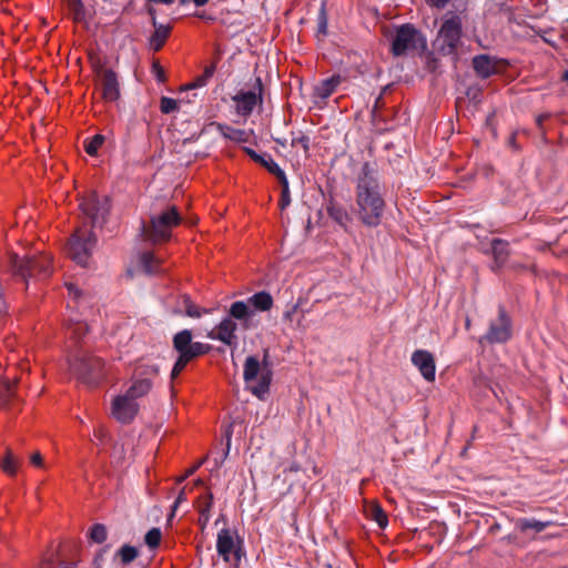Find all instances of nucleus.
Wrapping results in <instances>:
<instances>
[{
	"label": "nucleus",
	"instance_id": "1",
	"mask_svg": "<svg viewBox=\"0 0 568 568\" xmlns=\"http://www.w3.org/2000/svg\"><path fill=\"white\" fill-rule=\"evenodd\" d=\"M355 203L357 219L367 227L382 223L386 207L375 163L364 162L356 178Z\"/></svg>",
	"mask_w": 568,
	"mask_h": 568
},
{
	"label": "nucleus",
	"instance_id": "2",
	"mask_svg": "<svg viewBox=\"0 0 568 568\" xmlns=\"http://www.w3.org/2000/svg\"><path fill=\"white\" fill-rule=\"evenodd\" d=\"M227 314L229 316L216 326V331H211L207 337L217 339L227 346H233L236 344L235 332L237 323L235 321L240 322L243 329H251L253 327L254 311L244 301H235L229 307Z\"/></svg>",
	"mask_w": 568,
	"mask_h": 568
},
{
	"label": "nucleus",
	"instance_id": "3",
	"mask_svg": "<svg viewBox=\"0 0 568 568\" xmlns=\"http://www.w3.org/2000/svg\"><path fill=\"white\" fill-rule=\"evenodd\" d=\"M182 216L175 205L168 206L159 214L150 215L149 222H141L140 230L145 242L159 244L170 241L172 230L180 225Z\"/></svg>",
	"mask_w": 568,
	"mask_h": 568
},
{
	"label": "nucleus",
	"instance_id": "4",
	"mask_svg": "<svg viewBox=\"0 0 568 568\" xmlns=\"http://www.w3.org/2000/svg\"><path fill=\"white\" fill-rule=\"evenodd\" d=\"M69 367L77 378L88 386L98 385L104 376L103 361L84 352L69 359Z\"/></svg>",
	"mask_w": 568,
	"mask_h": 568
},
{
	"label": "nucleus",
	"instance_id": "5",
	"mask_svg": "<svg viewBox=\"0 0 568 568\" xmlns=\"http://www.w3.org/2000/svg\"><path fill=\"white\" fill-rule=\"evenodd\" d=\"M463 33L462 19L457 14L446 16L443 19L434 47L443 55L456 54L457 48L460 44Z\"/></svg>",
	"mask_w": 568,
	"mask_h": 568
},
{
	"label": "nucleus",
	"instance_id": "6",
	"mask_svg": "<svg viewBox=\"0 0 568 568\" xmlns=\"http://www.w3.org/2000/svg\"><path fill=\"white\" fill-rule=\"evenodd\" d=\"M12 270L17 277L28 284L29 278H47L51 274V257L45 254L12 258Z\"/></svg>",
	"mask_w": 568,
	"mask_h": 568
},
{
	"label": "nucleus",
	"instance_id": "7",
	"mask_svg": "<svg viewBox=\"0 0 568 568\" xmlns=\"http://www.w3.org/2000/svg\"><path fill=\"white\" fill-rule=\"evenodd\" d=\"M243 377L253 395L262 399L270 390L272 371L266 366L261 367L255 356H248L244 363Z\"/></svg>",
	"mask_w": 568,
	"mask_h": 568
},
{
	"label": "nucleus",
	"instance_id": "8",
	"mask_svg": "<svg viewBox=\"0 0 568 568\" xmlns=\"http://www.w3.org/2000/svg\"><path fill=\"white\" fill-rule=\"evenodd\" d=\"M95 244L97 236L92 231L78 229L68 242L67 252L69 257L77 264L87 266Z\"/></svg>",
	"mask_w": 568,
	"mask_h": 568
},
{
	"label": "nucleus",
	"instance_id": "9",
	"mask_svg": "<svg viewBox=\"0 0 568 568\" xmlns=\"http://www.w3.org/2000/svg\"><path fill=\"white\" fill-rule=\"evenodd\" d=\"M426 48V39L413 24L405 23L396 29L392 41V53L402 57L408 51Z\"/></svg>",
	"mask_w": 568,
	"mask_h": 568
},
{
	"label": "nucleus",
	"instance_id": "10",
	"mask_svg": "<svg viewBox=\"0 0 568 568\" xmlns=\"http://www.w3.org/2000/svg\"><path fill=\"white\" fill-rule=\"evenodd\" d=\"M513 336V322L506 308L498 306V316L489 321L487 332L480 337V343L504 344Z\"/></svg>",
	"mask_w": 568,
	"mask_h": 568
},
{
	"label": "nucleus",
	"instance_id": "11",
	"mask_svg": "<svg viewBox=\"0 0 568 568\" xmlns=\"http://www.w3.org/2000/svg\"><path fill=\"white\" fill-rule=\"evenodd\" d=\"M82 213L91 221L93 227L102 226L111 210L110 199L106 195H99L97 192L90 193L80 202Z\"/></svg>",
	"mask_w": 568,
	"mask_h": 568
},
{
	"label": "nucleus",
	"instance_id": "12",
	"mask_svg": "<svg viewBox=\"0 0 568 568\" xmlns=\"http://www.w3.org/2000/svg\"><path fill=\"white\" fill-rule=\"evenodd\" d=\"M159 372L160 368L156 364H140L135 371L133 383L125 394L134 399L146 395L151 390L152 381L159 375Z\"/></svg>",
	"mask_w": 568,
	"mask_h": 568
},
{
	"label": "nucleus",
	"instance_id": "13",
	"mask_svg": "<svg viewBox=\"0 0 568 568\" xmlns=\"http://www.w3.org/2000/svg\"><path fill=\"white\" fill-rule=\"evenodd\" d=\"M234 102L235 112L243 116L248 118L256 105L263 103V82L261 78H256L253 90L240 91L232 97Z\"/></svg>",
	"mask_w": 568,
	"mask_h": 568
},
{
	"label": "nucleus",
	"instance_id": "14",
	"mask_svg": "<svg viewBox=\"0 0 568 568\" xmlns=\"http://www.w3.org/2000/svg\"><path fill=\"white\" fill-rule=\"evenodd\" d=\"M173 347L178 353H183L190 361L196 357L207 354L211 351V345L192 342V332L190 329H183L176 333L173 337Z\"/></svg>",
	"mask_w": 568,
	"mask_h": 568
},
{
	"label": "nucleus",
	"instance_id": "15",
	"mask_svg": "<svg viewBox=\"0 0 568 568\" xmlns=\"http://www.w3.org/2000/svg\"><path fill=\"white\" fill-rule=\"evenodd\" d=\"M101 97L105 102H115L120 99L121 89L118 74L112 69L100 68L98 71Z\"/></svg>",
	"mask_w": 568,
	"mask_h": 568
},
{
	"label": "nucleus",
	"instance_id": "16",
	"mask_svg": "<svg viewBox=\"0 0 568 568\" xmlns=\"http://www.w3.org/2000/svg\"><path fill=\"white\" fill-rule=\"evenodd\" d=\"M128 394L116 396L112 402V415L122 424L131 423L139 412V404Z\"/></svg>",
	"mask_w": 568,
	"mask_h": 568
},
{
	"label": "nucleus",
	"instance_id": "17",
	"mask_svg": "<svg viewBox=\"0 0 568 568\" xmlns=\"http://www.w3.org/2000/svg\"><path fill=\"white\" fill-rule=\"evenodd\" d=\"M412 363L418 368L419 373L426 381L433 382L435 379L436 366L432 353L424 349H417L412 354Z\"/></svg>",
	"mask_w": 568,
	"mask_h": 568
},
{
	"label": "nucleus",
	"instance_id": "18",
	"mask_svg": "<svg viewBox=\"0 0 568 568\" xmlns=\"http://www.w3.org/2000/svg\"><path fill=\"white\" fill-rule=\"evenodd\" d=\"M235 535L236 534L229 528H223L217 532L216 551L225 562H230L232 551L235 550L237 546V539L235 540L234 538Z\"/></svg>",
	"mask_w": 568,
	"mask_h": 568
},
{
	"label": "nucleus",
	"instance_id": "19",
	"mask_svg": "<svg viewBox=\"0 0 568 568\" xmlns=\"http://www.w3.org/2000/svg\"><path fill=\"white\" fill-rule=\"evenodd\" d=\"M341 82L342 77L339 74L322 80L313 88L312 99L314 103L325 102L336 91Z\"/></svg>",
	"mask_w": 568,
	"mask_h": 568
},
{
	"label": "nucleus",
	"instance_id": "20",
	"mask_svg": "<svg viewBox=\"0 0 568 568\" xmlns=\"http://www.w3.org/2000/svg\"><path fill=\"white\" fill-rule=\"evenodd\" d=\"M490 252L494 258L491 270L498 272L506 264L510 255L509 243L503 239H493L490 242Z\"/></svg>",
	"mask_w": 568,
	"mask_h": 568
},
{
	"label": "nucleus",
	"instance_id": "21",
	"mask_svg": "<svg viewBox=\"0 0 568 568\" xmlns=\"http://www.w3.org/2000/svg\"><path fill=\"white\" fill-rule=\"evenodd\" d=\"M326 212L328 216L334 220L341 227L347 230V224L351 221L349 214L346 209L337 203L333 196L327 200Z\"/></svg>",
	"mask_w": 568,
	"mask_h": 568
},
{
	"label": "nucleus",
	"instance_id": "22",
	"mask_svg": "<svg viewBox=\"0 0 568 568\" xmlns=\"http://www.w3.org/2000/svg\"><path fill=\"white\" fill-rule=\"evenodd\" d=\"M473 68L476 74L483 79H487L497 72L495 61L487 54L476 55L473 59Z\"/></svg>",
	"mask_w": 568,
	"mask_h": 568
},
{
	"label": "nucleus",
	"instance_id": "23",
	"mask_svg": "<svg viewBox=\"0 0 568 568\" xmlns=\"http://www.w3.org/2000/svg\"><path fill=\"white\" fill-rule=\"evenodd\" d=\"M152 26L154 27V32L149 39L150 48L153 51H160L170 36L171 27L159 23L155 17L152 19Z\"/></svg>",
	"mask_w": 568,
	"mask_h": 568
},
{
	"label": "nucleus",
	"instance_id": "24",
	"mask_svg": "<svg viewBox=\"0 0 568 568\" xmlns=\"http://www.w3.org/2000/svg\"><path fill=\"white\" fill-rule=\"evenodd\" d=\"M162 261L153 254V252L145 251L139 255L138 266L146 275H155L161 273Z\"/></svg>",
	"mask_w": 568,
	"mask_h": 568
},
{
	"label": "nucleus",
	"instance_id": "25",
	"mask_svg": "<svg viewBox=\"0 0 568 568\" xmlns=\"http://www.w3.org/2000/svg\"><path fill=\"white\" fill-rule=\"evenodd\" d=\"M254 311V314L258 312H267L273 307L274 301L272 295L266 291H261L244 301Z\"/></svg>",
	"mask_w": 568,
	"mask_h": 568
},
{
	"label": "nucleus",
	"instance_id": "26",
	"mask_svg": "<svg viewBox=\"0 0 568 568\" xmlns=\"http://www.w3.org/2000/svg\"><path fill=\"white\" fill-rule=\"evenodd\" d=\"M552 524L554 523L551 520L541 521L536 518H518L515 523V526L516 529L523 534H527L530 530L535 534H539L546 528L550 527Z\"/></svg>",
	"mask_w": 568,
	"mask_h": 568
},
{
	"label": "nucleus",
	"instance_id": "27",
	"mask_svg": "<svg viewBox=\"0 0 568 568\" xmlns=\"http://www.w3.org/2000/svg\"><path fill=\"white\" fill-rule=\"evenodd\" d=\"M366 514L372 520L377 523L379 528H385L388 525L387 516L379 504H369L366 507Z\"/></svg>",
	"mask_w": 568,
	"mask_h": 568
},
{
	"label": "nucleus",
	"instance_id": "28",
	"mask_svg": "<svg viewBox=\"0 0 568 568\" xmlns=\"http://www.w3.org/2000/svg\"><path fill=\"white\" fill-rule=\"evenodd\" d=\"M214 72H215L214 64L206 67L204 72L201 75H199L197 78H195L194 81L184 85L182 88V91L194 90V89L202 88V87L206 85L207 81L213 77Z\"/></svg>",
	"mask_w": 568,
	"mask_h": 568
},
{
	"label": "nucleus",
	"instance_id": "29",
	"mask_svg": "<svg viewBox=\"0 0 568 568\" xmlns=\"http://www.w3.org/2000/svg\"><path fill=\"white\" fill-rule=\"evenodd\" d=\"M67 329L70 337L81 339L88 333L89 326L80 320H70Z\"/></svg>",
	"mask_w": 568,
	"mask_h": 568
},
{
	"label": "nucleus",
	"instance_id": "30",
	"mask_svg": "<svg viewBox=\"0 0 568 568\" xmlns=\"http://www.w3.org/2000/svg\"><path fill=\"white\" fill-rule=\"evenodd\" d=\"M195 506L197 508L200 516L206 515L207 517H211V508L213 506V494L211 491H207L204 496H200L195 501Z\"/></svg>",
	"mask_w": 568,
	"mask_h": 568
},
{
	"label": "nucleus",
	"instance_id": "31",
	"mask_svg": "<svg viewBox=\"0 0 568 568\" xmlns=\"http://www.w3.org/2000/svg\"><path fill=\"white\" fill-rule=\"evenodd\" d=\"M74 21L80 22L85 18V9L81 0H64Z\"/></svg>",
	"mask_w": 568,
	"mask_h": 568
},
{
	"label": "nucleus",
	"instance_id": "32",
	"mask_svg": "<svg viewBox=\"0 0 568 568\" xmlns=\"http://www.w3.org/2000/svg\"><path fill=\"white\" fill-rule=\"evenodd\" d=\"M216 126L223 136L233 141H242L245 135L244 130L234 129L226 124L216 123Z\"/></svg>",
	"mask_w": 568,
	"mask_h": 568
},
{
	"label": "nucleus",
	"instance_id": "33",
	"mask_svg": "<svg viewBox=\"0 0 568 568\" xmlns=\"http://www.w3.org/2000/svg\"><path fill=\"white\" fill-rule=\"evenodd\" d=\"M118 556L120 557L121 559V562L123 565H129L131 564L132 561H134L136 559V557L139 556V551L135 547L133 546H130V545H123L119 550H118Z\"/></svg>",
	"mask_w": 568,
	"mask_h": 568
},
{
	"label": "nucleus",
	"instance_id": "34",
	"mask_svg": "<svg viewBox=\"0 0 568 568\" xmlns=\"http://www.w3.org/2000/svg\"><path fill=\"white\" fill-rule=\"evenodd\" d=\"M104 140H105V138L101 134H95L90 140H85L84 141L85 152L91 156L97 155L98 151L101 148V145L103 144Z\"/></svg>",
	"mask_w": 568,
	"mask_h": 568
},
{
	"label": "nucleus",
	"instance_id": "35",
	"mask_svg": "<svg viewBox=\"0 0 568 568\" xmlns=\"http://www.w3.org/2000/svg\"><path fill=\"white\" fill-rule=\"evenodd\" d=\"M89 537L93 542L102 544L108 537L106 527L103 524H94L90 529Z\"/></svg>",
	"mask_w": 568,
	"mask_h": 568
},
{
	"label": "nucleus",
	"instance_id": "36",
	"mask_svg": "<svg viewBox=\"0 0 568 568\" xmlns=\"http://www.w3.org/2000/svg\"><path fill=\"white\" fill-rule=\"evenodd\" d=\"M293 138L291 141L292 146L301 145L304 153L307 155L310 152V144L311 139L307 134L303 133L302 131H298L297 133H292Z\"/></svg>",
	"mask_w": 568,
	"mask_h": 568
},
{
	"label": "nucleus",
	"instance_id": "37",
	"mask_svg": "<svg viewBox=\"0 0 568 568\" xmlns=\"http://www.w3.org/2000/svg\"><path fill=\"white\" fill-rule=\"evenodd\" d=\"M162 538V532L160 528L153 527L151 528L144 536L145 544L151 548L154 549L159 547Z\"/></svg>",
	"mask_w": 568,
	"mask_h": 568
},
{
	"label": "nucleus",
	"instance_id": "38",
	"mask_svg": "<svg viewBox=\"0 0 568 568\" xmlns=\"http://www.w3.org/2000/svg\"><path fill=\"white\" fill-rule=\"evenodd\" d=\"M179 100L169 98V97H162L160 100V111L163 114H170L174 111L179 110Z\"/></svg>",
	"mask_w": 568,
	"mask_h": 568
},
{
	"label": "nucleus",
	"instance_id": "39",
	"mask_svg": "<svg viewBox=\"0 0 568 568\" xmlns=\"http://www.w3.org/2000/svg\"><path fill=\"white\" fill-rule=\"evenodd\" d=\"M184 303H185V314H186L189 317L199 318V317H201L203 314H207V313H210V310L199 307V306H197V305H195L193 302H191V301H190V298H186V300L184 301Z\"/></svg>",
	"mask_w": 568,
	"mask_h": 568
},
{
	"label": "nucleus",
	"instance_id": "40",
	"mask_svg": "<svg viewBox=\"0 0 568 568\" xmlns=\"http://www.w3.org/2000/svg\"><path fill=\"white\" fill-rule=\"evenodd\" d=\"M190 362L185 354L179 353V357L171 372V378H176Z\"/></svg>",
	"mask_w": 568,
	"mask_h": 568
},
{
	"label": "nucleus",
	"instance_id": "41",
	"mask_svg": "<svg viewBox=\"0 0 568 568\" xmlns=\"http://www.w3.org/2000/svg\"><path fill=\"white\" fill-rule=\"evenodd\" d=\"M261 165H263L274 176H277L283 171L268 154H265L264 161H262Z\"/></svg>",
	"mask_w": 568,
	"mask_h": 568
},
{
	"label": "nucleus",
	"instance_id": "42",
	"mask_svg": "<svg viewBox=\"0 0 568 568\" xmlns=\"http://www.w3.org/2000/svg\"><path fill=\"white\" fill-rule=\"evenodd\" d=\"M184 501H186L185 487H183V488L181 489V491L179 493V495H178V497H176L175 501L173 503L172 508H171V513H170V515H169V517H168V520H171V519L175 516V511H176V509H178V508H179V506H180L182 503H184Z\"/></svg>",
	"mask_w": 568,
	"mask_h": 568
},
{
	"label": "nucleus",
	"instance_id": "43",
	"mask_svg": "<svg viewBox=\"0 0 568 568\" xmlns=\"http://www.w3.org/2000/svg\"><path fill=\"white\" fill-rule=\"evenodd\" d=\"M16 460L11 452L7 453L6 459L3 462V470L13 475L16 473Z\"/></svg>",
	"mask_w": 568,
	"mask_h": 568
},
{
	"label": "nucleus",
	"instance_id": "44",
	"mask_svg": "<svg viewBox=\"0 0 568 568\" xmlns=\"http://www.w3.org/2000/svg\"><path fill=\"white\" fill-rule=\"evenodd\" d=\"M317 32L322 33V34L327 33V18H326L324 9L321 10V13L318 16Z\"/></svg>",
	"mask_w": 568,
	"mask_h": 568
},
{
	"label": "nucleus",
	"instance_id": "45",
	"mask_svg": "<svg viewBox=\"0 0 568 568\" xmlns=\"http://www.w3.org/2000/svg\"><path fill=\"white\" fill-rule=\"evenodd\" d=\"M232 555L235 558V564H240L242 557L245 556L243 540L240 537H237V546L235 547V550L232 551Z\"/></svg>",
	"mask_w": 568,
	"mask_h": 568
},
{
	"label": "nucleus",
	"instance_id": "46",
	"mask_svg": "<svg viewBox=\"0 0 568 568\" xmlns=\"http://www.w3.org/2000/svg\"><path fill=\"white\" fill-rule=\"evenodd\" d=\"M291 203V194L290 191L281 192L280 199V207L281 210H285Z\"/></svg>",
	"mask_w": 568,
	"mask_h": 568
},
{
	"label": "nucleus",
	"instance_id": "47",
	"mask_svg": "<svg viewBox=\"0 0 568 568\" xmlns=\"http://www.w3.org/2000/svg\"><path fill=\"white\" fill-rule=\"evenodd\" d=\"M281 186H282V191L285 192V191H290V184H288V180H287V176L285 174L284 171H282L277 176H275Z\"/></svg>",
	"mask_w": 568,
	"mask_h": 568
},
{
	"label": "nucleus",
	"instance_id": "48",
	"mask_svg": "<svg viewBox=\"0 0 568 568\" xmlns=\"http://www.w3.org/2000/svg\"><path fill=\"white\" fill-rule=\"evenodd\" d=\"M30 462H31L32 465H34L37 467H42L43 466V458H42V455L39 452H36V453H33L30 456Z\"/></svg>",
	"mask_w": 568,
	"mask_h": 568
},
{
	"label": "nucleus",
	"instance_id": "49",
	"mask_svg": "<svg viewBox=\"0 0 568 568\" xmlns=\"http://www.w3.org/2000/svg\"><path fill=\"white\" fill-rule=\"evenodd\" d=\"M246 154L256 163H262L264 161L265 155L257 154L254 150L246 148L245 149Z\"/></svg>",
	"mask_w": 568,
	"mask_h": 568
},
{
	"label": "nucleus",
	"instance_id": "50",
	"mask_svg": "<svg viewBox=\"0 0 568 568\" xmlns=\"http://www.w3.org/2000/svg\"><path fill=\"white\" fill-rule=\"evenodd\" d=\"M202 465V462H199L196 465L192 466L191 468H189L185 473L184 476L180 477L178 479L179 483H182L183 480H185L189 476L193 475L196 469Z\"/></svg>",
	"mask_w": 568,
	"mask_h": 568
},
{
	"label": "nucleus",
	"instance_id": "51",
	"mask_svg": "<svg viewBox=\"0 0 568 568\" xmlns=\"http://www.w3.org/2000/svg\"><path fill=\"white\" fill-rule=\"evenodd\" d=\"M297 308H298V304H297V303H296V304H294V305H292V307H291V308H288V310L284 313V318H285V320H290V321H292L293 315L296 313Z\"/></svg>",
	"mask_w": 568,
	"mask_h": 568
},
{
	"label": "nucleus",
	"instance_id": "52",
	"mask_svg": "<svg viewBox=\"0 0 568 568\" xmlns=\"http://www.w3.org/2000/svg\"><path fill=\"white\" fill-rule=\"evenodd\" d=\"M450 0H428V3L436 8H444Z\"/></svg>",
	"mask_w": 568,
	"mask_h": 568
},
{
	"label": "nucleus",
	"instance_id": "53",
	"mask_svg": "<svg viewBox=\"0 0 568 568\" xmlns=\"http://www.w3.org/2000/svg\"><path fill=\"white\" fill-rule=\"evenodd\" d=\"M65 286H67V288H68L70 294H73L74 297H79L80 291H79V288L74 284L67 283Z\"/></svg>",
	"mask_w": 568,
	"mask_h": 568
},
{
	"label": "nucleus",
	"instance_id": "54",
	"mask_svg": "<svg viewBox=\"0 0 568 568\" xmlns=\"http://www.w3.org/2000/svg\"><path fill=\"white\" fill-rule=\"evenodd\" d=\"M225 437H226V452H225V455L229 454V450H230V446H231V437H232V429H231V426L227 427L226 432H225Z\"/></svg>",
	"mask_w": 568,
	"mask_h": 568
},
{
	"label": "nucleus",
	"instance_id": "55",
	"mask_svg": "<svg viewBox=\"0 0 568 568\" xmlns=\"http://www.w3.org/2000/svg\"><path fill=\"white\" fill-rule=\"evenodd\" d=\"M211 517H207L206 515L199 516V525L201 526V529L204 530L207 526V523L210 521Z\"/></svg>",
	"mask_w": 568,
	"mask_h": 568
},
{
	"label": "nucleus",
	"instance_id": "56",
	"mask_svg": "<svg viewBox=\"0 0 568 568\" xmlns=\"http://www.w3.org/2000/svg\"><path fill=\"white\" fill-rule=\"evenodd\" d=\"M153 68H154V70H156L158 79H159L160 81H164V80H165V77H164V71H163V69H162L158 63H154V64H153Z\"/></svg>",
	"mask_w": 568,
	"mask_h": 568
},
{
	"label": "nucleus",
	"instance_id": "57",
	"mask_svg": "<svg viewBox=\"0 0 568 568\" xmlns=\"http://www.w3.org/2000/svg\"><path fill=\"white\" fill-rule=\"evenodd\" d=\"M197 97L196 93H193L191 97L190 95H186V97H183V98H180L179 99V102L180 103H193L194 102V99Z\"/></svg>",
	"mask_w": 568,
	"mask_h": 568
},
{
	"label": "nucleus",
	"instance_id": "58",
	"mask_svg": "<svg viewBox=\"0 0 568 568\" xmlns=\"http://www.w3.org/2000/svg\"><path fill=\"white\" fill-rule=\"evenodd\" d=\"M508 144H509L510 146H513L514 149H517V144H516V134H515V133H513V134L509 136Z\"/></svg>",
	"mask_w": 568,
	"mask_h": 568
},
{
	"label": "nucleus",
	"instance_id": "59",
	"mask_svg": "<svg viewBox=\"0 0 568 568\" xmlns=\"http://www.w3.org/2000/svg\"><path fill=\"white\" fill-rule=\"evenodd\" d=\"M7 308L6 302L3 300V293L0 294V313L4 312Z\"/></svg>",
	"mask_w": 568,
	"mask_h": 568
},
{
	"label": "nucleus",
	"instance_id": "60",
	"mask_svg": "<svg viewBox=\"0 0 568 568\" xmlns=\"http://www.w3.org/2000/svg\"><path fill=\"white\" fill-rule=\"evenodd\" d=\"M196 7L205 6L210 0H192Z\"/></svg>",
	"mask_w": 568,
	"mask_h": 568
},
{
	"label": "nucleus",
	"instance_id": "61",
	"mask_svg": "<svg viewBox=\"0 0 568 568\" xmlns=\"http://www.w3.org/2000/svg\"><path fill=\"white\" fill-rule=\"evenodd\" d=\"M274 141H275L277 144H280V145H282V146H284V148L287 145V140H286V139H274Z\"/></svg>",
	"mask_w": 568,
	"mask_h": 568
},
{
	"label": "nucleus",
	"instance_id": "62",
	"mask_svg": "<svg viewBox=\"0 0 568 568\" xmlns=\"http://www.w3.org/2000/svg\"><path fill=\"white\" fill-rule=\"evenodd\" d=\"M382 101H383V95L379 94V97L375 101V108H378L381 105Z\"/></svg>",
	"mask_w": 568,
	"mask_h": 568
},
{
	"label": "nucleus",
	"instance_id": "63",
	"mask_svg": "<svg viewBox=\"0 0 568 568\" xmlns=\"http://www.w3.org/2000/svg\"><path fill=\"white\" fill-rule=\"evenodd\" d=\"M500 529V525L499 524H494L491 527H490V531L495 532L497 530Z\"/></svg>",
	"mask_w": 568,
	"mask_h": 568
},
{
	"label": "nucleus",
	"instance_id": "64",
	"mask_svg": "<svg viewBox=\"0 0 568 568\" xmlns=\"http://www.w3.org/2000/svg\"><path fill=\"white\" fill-rule=\"evenodd\" d=\"M562 80H565L566 82H568V70H566L562 74Z\"/></svg>",
	"mask_w": 568,
	"mask_h": 568
}]
</instances>
